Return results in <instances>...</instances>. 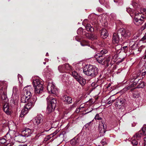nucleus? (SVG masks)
I'll return each mask as SVG.
<instances>
[{
  "label": "nucleus",
  "mask_w": 146,
  "mask_h": 146,
  "mask_svg": "<svg viewBox=\"0 0 146 146\" xmlns=\"http://www.w3.org/2000/svg\"><path fill=\"white\" fill-rule=\"evenodd\" d=\"M119 34L117 33H115L113 34L112 42L113 44H118L119 41Z\"/></svg>",
  "instance_id": "obj_18"
},
{
  "label": "nucleus",
  "mask_w": 146,
  "mask_h": 146,
  "mask_svg": "<svg viewBox=\"0 0 146 146\" xmlns=\"http://www.w3.org/2000/svg\"><path fill=\"white\" fill-rule=\"evenodd\" d=\"M70 144L73 146H80L83 145L85 143L84 140L80 137L76 136L70 141Z\"/></svg>",
  "instance_id": "obj_7"
},
{
  "label": "nucleus",
  "mask_w": 146,
  "mask_h": 146,
  "mask_svg": "<svg viewBox=\"0 0 146 146\" xmlns=\"http://www.w3.org/2000/svg\"><path fill=\"white\" fill-rule=\"evenodd\" d=\"M34 88L35 94L37 95L41 94L43 91L44 87L43 86L40 85L39 86L34 87Z\"/></svg>",
  "instance_id": "obj_14"
},
{
  "label": "nucleus",
  "mask_w": 146,
  "mask_h": 146,
  "mask_svg": "<svg viewBox=\"0 0 146 146\" xmlns=\"http://www.w3.org/2000/svg\"><path fill=\"white\" fill-rule=\"evenodd\" d=\"M53 137V135H52V134H50V135L46 136L45 137L44 139V141H47L48 140L50 139L51 137Z\"/></svg>",
  "instance_id": "obj_36"
},
{
  "label": "nucleus",
  "mask_w": 146,
  "mask_h": 146,
  "mask_svg": "<svg viewBox=\"0 0 146 146\" xmlns=\"http://www.w3.org/2000/svg\"><path fill=\"white\" fill-rule=\"evenodd\" d=\"M108 36V34L106 29H102L101 30V36L104 39L106 38Z\"/></svg>",
  "instance_id": "obj_26"
},
{
  "label": "nucleus",
  "mask_w": 146,
  "mask_h": 146,
  "mask_svg": "<svg viewBox=\"0 0 146 146\" xmlns=\"http://www.w3.org/2000/svg\"><path fill=\"white\" fill-rule=\"evenodd\" d=\"M140 74H139V75H138L137 76H134L133 77V79H135V80H136V79L137 78V77Z\"/></svg>",
  "instance_id": "obj_50"
},
{
  "label": "nucleus",
  "mask_w": 146,
  "mask_h": 146,
  "mask_svg": "<svg viewBox=\"0 0 146 146\" xmlns=\"http://www.w3.org/2000/svg\"><path fill=\"white\" fill-rule=\"evenodd\" d=\"M36 100V97L32 98V99L27 102V103L24 106V107L28 110L30 109L33 106Z\"/></svg>",
  "instance_id": "obj_12"
},
{
  "label": "nucleus",
  "mask_w": 146,
  "mask_h": 146,
  "mask_svg": "<svg viewBox=\"0 0 146 146\" xmlns=\"http://www.w3.org/2000/svg\"><path fill=\"white\" fill-rule=\"evenodd\" d=\"M18 146L16 145V143H8L6 146Z\"/></svg>",
  "instance_id": "obj_43"
},
{
  "label": "nucleus",
  "mask_w": 146,
  "mask_h": 146,
  "mask_svg": "<svg viewBox=\"0 0 146 146\" xmlns=\"http://www.w3.org/2000/svg\"><path fill=\"white\" fill-rule=\"evenodd\" d=\"M7 83L6 81L0 82V98L5 103L3 106V109L5 112L7 114H10L11 110L9 104L7 102L8 98L7 96Z\"/></svg>",
  "instance_id": "obj_1"
},
{
  "label": "nucleus",
  "mask_w": 146,
  "mask_h": 146,
  "mask_svg": "<svg viewBox=\"0 0 146 146\" xmlns=\"http://www.w3.org/2000/svg\"><path fill=\"white\" fill-rule=\"evenodd\" d=\"M142 72L141 76H142V78H143L144 77L143 76L146 75V72H145L144 71H143V70H142Z\"/></svg>",
  "instance_id": "obj_47"
},
{
  "label": "nucleus",
  "mask_w": 146,
  "mask_h": 146,
  "mask_svg": "<svg viewBox=\"0 0 146 146\" xmlns=\"http://www.w3.org/2000/svg\"><path fill=\"white\" fill-rule=\"evenodd\" d=\"M127 42L124 43V45H125L124 46L122 47V46L121 45H117L115 47V49H117V47L119 46L120 48V49H121V50H123L124 51H127L128 50V48L129 46L130 45L129 44H127V45L125 44L127 43Z\"/></svg>",
  "instance_id": "obj_22"
},
{
  "label": "nucleus",
  "mask_w": 146,
  "mask_h": 146,
  "mask_svg": "<svg viewBox=\"0 0 146 146\" xmlns=\"http://www.w3.org/2000/svg\"><path fill=\"white\" fill-rule=\"evenodd\" d=\"M46 63V62H43V64H45Z\"/></svg>",
  "instance_id": "obj_64"
},
{
  "label": "nucleus",
  "mask_w": 146,
  "mask_h": 146,
  "mask_svg": "<svg viewBox=\"0 0 146 146\" xmlns=\"http://www.w3.org/2000/svg\"><path fill=\"white\" fill-rule=\"evenodd\" d=\"M33 90L31 86L25 87L23 89L22 95L31 98L32 96L31 92H33Z\"/></svg>",
  "instance_id": "obj_10"
},
{
  "label": "nucleus",
  "mask_w": 146,
  "mask_h": 146,
  "mask_svg": "<svg viewBox=\"0 0 146 146\" xmlns=\"http://www.w3.org/2000/svg\"><path fill=\"white\" fill-rule=\"evenodd\" d=\"M47 89L49 93L52 94H56L58 92L57 88L52 82L48 83Z\"/></svg>",
  "instance_id": "obj_11"
},
{
  "label": "nucleus",
  "mask_w": 146,
  "mask_h": 146,
  "mask_svg": "<svg viewBox=\"0 0 146 146\" xmlns=\"http://www.w3.org/2000/svg\"><path fill=\"white\" fill-rule=\"evenodd\" d=\"M137 86L136 88H143L145 85V83L143 81L141 80H139L137 83Z\"/></svg>",
  "instance_id": "obj_27"
},
{
  "label": "nucleus",
  "mask_w": 146,
  "mask_h": 146,
  "mask_svg": "<svg viewBox=\"0 0 146 146\" xmlns=\"http://www.w3.org/2000/svg\"><path fill=\"white\" fill-rule=\"evenodd\" d=\"M143 47V46H141V47L139 48L138 49V51H140L141 50V49Z\"/></svg>",
  "instance_id": "obj_55"
},
{
  "label": "nucleus",
  "mask_w": 146,
  "mask_h": 146,
  "mask_svg": "<svg viewBox=\"0 0 146 146\" xmlns=\"http://www.w3.org/2000/svg\"><path fill=\"white\" fill-rule=\"evenodd\" d=\"M143 146H146V142H145Z\"/></svg>",
  "instance_id": "obj_56"
},
{
  "label": "nucleus",
  "mask_w": 146,
  "mask_h": 146,
  "mask_svg": "<svg viewBox=\"0 0 146 146\" xmlns=\"http://www.w3.org/2000/svg\"><path fill=\"white\" fill-rule=\"evenodd\" d=\"M7 142V141L5 139L3 138L0 139V143L3 144Z\"/></svg>",
  "instance_id": "obj_42"
},
{
  "label": "nucleus",
  "mask_w": 146,
  "mask_h": 146,
  "mask_svg": "<svg viewBox=\"0 0 146 146\" xmlns=\"http://www.w3.org/2000/svg\"><path fill=\"white\" fill-rule=\"evenodd\" d=\"M83 29L82 28H79L77 30V33L78 35H82L83 34Z\"/></svg>",
  "instance_id": "obj_38"
},
{
  "label": "nucleus",
  "mask_w": 146,
  "mask_h": 146,
  "mask_svg": "<svg viewBox=\"0 0 146 146\" xmlns=\"http://www.w3.org/2000/svg\"><path fill=\"white\" fill-rule=\"evenodd\" d=\"M43 83L41 80L39 79H36L34 80L33 82L34 87L39 86L40 85L43 86Z\"/></svg>",
  "instance_id": "obj_19"
},
{
  "label": "nucleus",
  "mask_w": 146,
  "mask_h": 146,
  "mask_svg": "<svg viewBox=\"0 0 146 146\" xmlns=\"http://www.w3.org/2000/svg\"><path fill=\"white\" fill-rule=\"evenodd\" d=\"M145 17L140 13H136L134 18V22L136 25H141L145 21Z\"/></svg>",
  "instance_id": "obj_5"
},
{
  "label": "nucleus",
  "mask_w": 146,
  "mask_h": 146,
  "mask_svg": "<svg viewBox=\"0 0 146 146\" xmlns=\"http://www.w3.org/2000/svg\"><path fill=\"white\" fill-rule=\"evenodd\" d=\"M80 111V108H77L76 110V112L77 113H78Z\"/></svg>",
  "instance_id": "obj_52"
},
{
  "label": "nucleus",
  "mask_w": 146,
  "mask_h": 146,
  "mask_svg": "<svg viewBox=\"0 0 146 146\" xmlns=\"http://www.w3.org/2000/svg\"><path fill=\"white\" fill-rule=\"evenodd\" d=\"M136 137L138 138H141L143 135H146V127H142L141 130L139 131L136 133Z\"/></svg>",
  "instance_id": "obj_17"
},
{
  "label": "nucleus",
  "mask_w": 146,
  "mask_h": 146,
  "mask_svg": "<svg viewBox=\"0 0 146 146\" xmlns=\"http://www.w3.org/2000/svg\"><path fill=\"white\" fill-rule=\"evenodd\" d=\"M95 57L98 62L102 65L108 66L109 64H112L111 58L110 56H105L100 54H98L95 56Z\"/></svg>",
  "instance_id": "obj_2"
},
{
  "label": "nucleus",
  "mask_w": 146,
  "mask_h": 146,
  "mask_svg": "<svg viewBox=\"0 0 146 146\" xmlns=\"http://www.w3.org/2000/svg\"><path fill=\"white\" fill-rule=\"evenodd\" d=\"M28 110H29L28 109L24 107V108L22 110L20 116L21 117H23L24 115L27 113Z\"/></svg>",
  "instance_id": "obj_32"
},
{
  "label": "nucleus",
  "mask_w": 146,
  "mask_h": 146,
  "mask_svg": "<svg viewBox=\"0 0 146 146\" xmlns=\"http://www.w3.org/2000/svg\"><path fill=\"white\" fill-rule=\"evenodd\" d=\"M76 103H74V104L73 105V106H76Z\"/></svg>",
  "instance_id": "obj_58"
},
{
  "label": "nucleus",
  "mask_w": 146,
  "mask_h": 146,
  "mask_svg": "<svg viewBox=\"0 0 146 146\" xmlns=\"http://www.w3.org/2000/svg\"><path fill=\"white\" fill-rule=\"evenodd\" d=\"M82 85H84L86 83V81L85 79L83 78L81 76L76 80Z\"/></svg>",
  "instance_id": "obj_30"
},
{
  "label": "nucleus",
  "mask_w": 146,
  "mask_h": 146,
  "mask_svg": "<svg viewBox=\"0 0 146 146\" xmlns=\"http://www.w3.org/2000/svg\"><path fill=\"white\" fill-rule=\"evenodd\" d=\"M18 77L19 82L21 83L23 82V77L20 74H18Z\"/></svg>",
  "instance_id": "obj_40"
},
{
  "label": "nucleus",
  "mask_w": 146,
  "mask_h": 146,
  "mask_svg": "<svg viewBox=\"0 0 146 146\" xmlns=\"http://www.w3.org/2000/svg\"><path fill=\"white\" fill-rule=\"evenodd\" d=\"M142 39L143 40H144L146 39V35L145 34V35L142 38Z\"/></svg>",
  "instance_id": "obj_51"
},
{
  "label": "nucleus",
  "mask_w": 146,
  "mask_h": 146,
  "mask_svg": "<svg viewBox=\"0 0 146 146\" xmlns=\"http://www.w3.org/2000/svg\"><path fill=\"white\" fill-rule=\"evenodd\" d=\"M51 123L49 121L44 122L41 127V129H39L38 131L41 133H44V131H48L50 129Z\"/></svg>",
  "instance_id": "obj_9"
},
{
  "label": "nucleus",
  "mask_w": 146,
  "mask_h": 146,
  "mask_svg": "<svg viewBox=\"0 0 146 146\" xmlns=\"http://www.w3.org/2000/svg\"><path fill=\"white\" fill-rule=\"evenodd\" d=\"M118 33L121 34V38L123 40L128 38L131 35V33L129 31L122 28L119 29L118 31Z\"/></svg>",
  "instance_id": "obj_8"
},
{
  "label": "nucleus",
  "mask_w": 146,
  "mask_h": 146,
  "mask_svg": "<svg viewBox=\"0 0 146 146\" xmlns=\"http://www.w3.org/2000/svg\"><path fill=\"white\" fill-rule=\"evenodd\" d=\"M124 101L122 99H117L115 102V106L117 107L123 105Z\"/></svg>",
  "instance_id": "obj_29"
},
{
  "label": "nucleus",
  "mask_w": 146,
  "mask_h": 146,
  "mask_svg": "<svg viewBox=\"0 0 146 146\" xmlns=\"http://www.w3.org/2000/svg\"><path fill=\"white\" fill-rule=\"evenodd\" d=\"M141 13L142 15H143L144 16H145L144 14L146 13V9L145 8H143L141 9Z\"/></svg>",
  "instance_id": "obj_41"
},
{
  "label": "nucleus",
  "mask_w": 146,
  "mask_h": 146,
  "mask_svg": "<svg viewBox=\"0 0 146 146\" xmlns=\"http://www.w3.org/2000/svg\"><path fill=\"white\" fill-rule=\"evenodd\" d=\"M18 146H27V145H18Z\"/></svg>",
  "instance_id": "obj_62"
},
{
  "label": "nucleus",
  "mask_w": 146,
  "mask_h": 146,
  "mask_svg": "<svg viewBox=\"0 0 146 146\" xmlns=\"http://www.w3.org/2000/svg\"><path fill=\"white\" fill-rule=\"evenodd\" d=\"M144 141L146 142V136L145 138Z\"/></svg>",
  "instance_id": "obj_61"
},
{
  "label": "nucleus",
  "mask_w": 146,
  "mask_h": 146,
  "mask_svg": "<svg viewBox=\"0 0 146 146\" xmlns=\"http://www.w3.org/2000/svg\"><path fill=\"white\" fill-rule=\"evenodd\" d=\"M102 125H100L98 129L100 133V135H103L105 133L106 131L105 128H104V124L102 123Z\"/></svg>",
  "instance_id": "obj_28"
},
{
  "label": "nucleus",
  "mask_w": 146,
  "mask_h": 146,
  "mask_svg": "<svg viewBox=\"0 0 146 146\" xmlns=\"http://www.w3.org/2000/svg\"><path fill=\"white\" fill-rule=\"evenodd\" d=\"M144 27L145 28L146 27V23H145V25H143Z\"/></svg>",
  "instance_id": "obj_57"
},
{
  "label": "nucleus",
  "mask_w": 146,
  "mask_h": 146,
  "mask_svg": "<svg viewBox=\"0 0 146 146\" xmlns=\"http://www.w3.org/2000/svg\"><path fill=\"white\" fill-rule=\"evenodd\" d=\"M33 132V130L31 129L26 128L22 131L21 133L25 137H28L31 135Z\"/></svg>",
  "instance_id": "obj_13"
},
{
  "label": "nucleus",
  "mask_w": 146,
  "mask_h": 146,
  "mask_svg": "<svg viewBox=\"0 0 146 146\" xmlns=\"http://www.w3.org/2000/svg\"><path fill=\"white\" fill-rule=\"evenodd\" d=\"M97 10H98V11L100 12L102 11V9L100 8H98L97 9Z\"/></svg>",
  "instance_id": "obj_53"
},
{
  "label": "nucleus",
  "mask_w": 146,
  "mask_h": 146,
  "mask_svg": "<svg viewBox=\"0 0 146 146\" xmlns=\"http://www.w3.org/2000/svg\"><path fill=\"white\" fill-rule=\"evenodd\" d=\"M18 96H13V97L12 96L10 102L11 106H15L17 105L18 101Z\"/></svg>",
  "instance_id": "obj_20"
},
{
  "label": "nucleus",
  "mask_w": 146,
  "mask_h": 146,
  "mask_svg": "<svg viewBox=\"0 0 146 146\" xmlns=\"http://www.w3.org/2000/svg\"><path fill=\"white\" fill-rule=\"evenodd\" d=\"M106 139H103L101 142V143L102 145H104L106 144Z\"/></svg>",
  "instance_id": "obj_46"
},
{
  "label": "nucleus",
  "mask_w": 146,
  "mask_h": 146,
  "mask_svg": "<svg viewBox=\"0 0 146 146\" xmlns=\"http://www.w3.org/2000/svg\"><path fill=\"white\" fill-rule=\"evenodd\" d=\"M32 99L30 97L24 96L23 95H21V102L23 103H26L28 102L29 101Z\"/></svg>",
  "instance_id": "obj_24"
},
{
  "label": "nucleus",
  "mask_w": 146,
  "mask_h": 146,
  "mask_svg": "<svg viewBox=\"0 0 146 146\" xmlns=\"http://www.w3.org/2000/svg\"><path fill=\"white\" fill-rule=\"evenodd\" d=\"M65 68L68 70L72 69L71 67L68 64H65L60 66L58 67L59 71L61 72H64Z\"/></svg>",
  "instance_id": "obj_15"
},
{
  "label": "nucleus",
  "mask_w": 146,
  "mask_h": 146,
  "mask_svg": "<svg viewBox=\"0 0 146 146\" xmlns=\"http://www.w3.org/2000/svg\"><path fill=\"white\" fill-rule=\"evenodd\" d=\"M117 49H118V50H117V49H116L117 50H120L121 49H120V48L118 46V47H117Z\"/></svg>",
  "instance_id": "obj_59"
},
{
  "label": "nucleus",
  "mask_w": 146,
  "mask_h": 146,
  "mask_svg": "<svg viewBox=\"0 0 146 146\" xmlns=\"http://www.w3.org/2000/svg\"><path fill=\"white\" fill-rule=\"evenodd\" d=\"M46 100L48 103L46 111L48 113H50L55 109L56 106V99L50 96L47 98Z\"/></svg>",
  "instance_id": "obj_4"
},
{
  "label": "nucleus",
  "mask_w": 146,
  "mask_h": 146,
  "mask_svg": "<svg viewBox=\"0 0 146 146\" xmlns=\"http://www.w3.org/2000/svg\"><path fill=\"white\" fill-rule=\"evenodd\" d=\"M100 52L102 54H105L108 52V51L106 49H104L101 50Z\"/></svg>",
  "instance_id": "obj_45"
},
{
  "label": "nucleus",
  "mask_w": 146,
  "mask_h": 146,
  "mask_svg": "<svg viewBox=\"0 0 146 146\" xmlns=\"http://www.w3.org/2000/svg\"><path fill=\"white\" fill-rule=\"evenodd\" d=\"M48 52L46 53V56H48Z\"/></svg>",
  "instance_id": "obj_63"
},
{
  "label": "nucleus",
  "mask_w": 146,
  "mask_h": 146,
  "mask_svg": "<svg viewBox=\"0 0 146 146\" xmlns=\"http://www.w3.org/2000/svg\"><path fill=\"white\" fill-rule=\"evenodd\" d=\"M85 35L87 38L91 39L92 40H93L94 39H96L97 38V36L94 34H89L87 33H85Z\"/></svg>",
  "instance_id": "obj_25"
},
{
  "label": "nucleus",
  "mask_w": 146,
  "mask_h": 146,
  "mask_svg": "<svg viewBox=\"0 0 146 146\" xmlns=\"http://www.w3.org/2000/svg\"><path fill=\"white\" fill-rule=\"evenodd\" d=\"M133 10L130 8H127V11L128 12L130 15L132 16V15H131V13H133Z\"/></svg>",
  "instance_id": "obj_39"
},
{
  "label": "nucleus",
  "mask_w": 146,
  "mask_h": 146,
  "mask_svg": "<svg viewBox=\"0 0 146 146\" xmlns=\"http://www.w3.org/2000/svg\"><path fill=\"white\" fill-rule=\"evenodd\" d=\"M26 137L22 135V133H21V134L18 136L19 142L22 143L25 142L26 141Z\"/></svg>",
  "instance_id": "obj_33"
},
{
  "label": "nucleus",
  "mask_w": 146,
  "mask_h": 146,
  "mask_svg": "<svg viewBox=\"0 0 146 146\" xmlns=\"http://www.w3.org/2000/svg\"><path fill=\"white\" fill-rule=\"evenodd\" d=\"M140 138L137 137H136V134L131 138V144L133 146H136L138 144V141L137 140L140 139Z\"/></svg>",
  "instance_id": "obj_23"
},
{
  "label": "nucleus",
  "mask_w": 146,
  "mask_h": 146,
  "mask_svg": "<svg viewBox=\"0 0 146 146\" xmlns=\"http://www.w3.org/2000/svg\"><path fill=\"white\" fill-rule=\"evenodd\" d=\"M81 45L82 46H89V44L88 42L86 40H84L82 42H80Z\"/></svg>",
  "instance_id": "obj_37"
},
{
  "label": "nucleus",
  "mask_w": 146,
  "mask_h": 146,
  "mask_svg": "<svg viewBox=\"0 0 146 146\" xmlns=\"http://www.w3.org/2000/svg\"><path fill=\"white\" fill-rule=\"evenodd\" d=\"M59 131L58 130H56L55 132H54V133H53L52 134V135H53V136L56 134Z\"/></svg>",
  "instance_id": "obj_49"
},
{
  "label": "nucleus",
  "mask_w": 146,
  "mask_h": 146,
  "mask_svg": "<svg viewBox=\"0 0 146 146\" xmlns=\"http://www.w3.org/2000/svg\"><path fill=\"white\" fill-rule=\"evenodd\" d=\"M118 1V0H114V1L115 2H117Z\"/></svg>",
  "instance_id": "obj_60"
},
{
  "label": "nucleus",
  "mask_w": 146,
  "mask_h": 146,
  "mask_svg": "<svg viewBox=\"0 0 146 146\" xmlns=\"http://www.w3.org/2000/svg\"><path fill=\"white\" fill-rule=\"evenodd\" d=\"M62 100L67 104L71 103L72 102V100L71 98L69 96H64L62 98Z\"/></svg>",
  "instance_id": "obj_21"
},
{
  "label": "nucleus",
  "mask_w": 146,
  "mask_h": 146,
  "mask_svg": "<svg viewBox=\"0 0 146 146\" xmlns=\"http://www.w3.org/2000/svg\"><path fill=\"white\" fill-rule=\"evenodd\" d=\"M85 28L87 31L92 32L94 31V28L90 24H88L85 26Z\"/></svg>",
  "instance_id": "obj_31"
},
{
  "label": "nucleus",
  "mask_w": 146,
  "mask_h": 146,
  "mask_svg": "<svg viewBox=\"0 0 146 146\" xmlns=\"http://www.w3.org/2000/svg\"><path fill=\"white\" fill-rule=\"evenodd\" d=\"M34 123L36 128L38 131L39 129H41V127L43 124V119L42 116L41 115H37L34 120Z\"/></svg>",
  "instance_id": "obj_6"
},
{
  "label": "nucleus",
  "mask_w": 146,
  "mask_h": 146,
  "mask_svg": "<svg viewBox=\"0 0 146 146\" xmlns=\"http://www.w3.org/2000/svg\"><path fill=\"white\" fill-rule=\"evenodd\" d=\"M94 118L96 120H100L102 119V118L100 117L98 114H97L96 115Z\"/></svg>",
  "instance_id": "obj_44"
},
{
  "label": "nucleus",
  "mask_w": 146,
  "mask_h": 146,
  "mask_svg": "<svg viewBox=\"0 0 146 146\" xmlns=\"http://www.w3.org/2000/svg\"><path fill=\"white\" fill-rule=\"evenodd\" d=\"M111 85V84H108V86H107V88H108L109 87H110Z\"/></svg>",
  "instance_id": "obj_54"
},
{
  "label": "nucleus",
  "mask_w": 146,
  "mask_h": 146,
  "mask_svg": "<svg viewBox=\"0 0 146 146\" xmlns=\"http://www.w3.org/2000/svg\"><path fill=\"white\" fill-rule=\"evenodd\" d=\"M17 87L16 86H14L13 88V94L12 95V96L13 97V96H17L16 95V93H17Z\"/></svg>",
  "instance_id": "obj_35"
},
{
  "label": "nucleus",
  "mask_w": 146,
  "mask_h": 146,
  "mask_svg": "<svg viewBox=\"0 0 146 146\" xmlns=\"http://www.w3.org/2000/svg\"><path fill=\"white\" fill-rule=\"evenodd\" d=\"M84 73L88 76L94 77L98 73V69L95 66L90 65L86 66L83 70Z\"/></svg>",
  "instance_id": "obj_3"
},
{
  "label": "nucleus",
  "mask_w": 146,
  "mask_h": 146,
  "mask_svg": "<svg viewBox=\"0 0 146 146\" xmlns=\"http://www.w3.org/2000/svg\"><path fill=\"white\" fill-rule=\"evenodd\" d=\"M133 81H132L131 82H130L129 85H127L124 89L125 90L130 89L131 90H132L135 88H135L133 87L136 85L137 82L136 81H135L133 82Z\"/></svg>",
  "instance_id": "obj_16"
},
{
  "label": "nucleus",
  "mask_w": 146,
  "mask_h": 146,
  "mask_svg": "<svg viewBox=\"0 0 146 146\" xmlns=\"http://www.w3.org/2000/svg\"><path fill=\"white\" fill-rule=\"evenodd\" d=\"M114 101L115 100H112L111 101H109L108 102V104H111L112 103L114 102Z\"/></svg>",
  "instance_id": "obj_48"
},
{
  "label": "nucleus",
  "mask_w": 146,
  "mask_h": 146,
  "mask_svg": "<svg viewBox=\"0 0 146 146\" xmlns=\"http://www.w3.org/2000/svg\"><path fill=\"white\" fill-rule=\"evenodd\" d=\"M72 76L76 80L79 78L81 76L77 73V72L75 71H74L72 73Z\"/></svg>",
  "instance_id": "obj_34"
}]
</instances>
